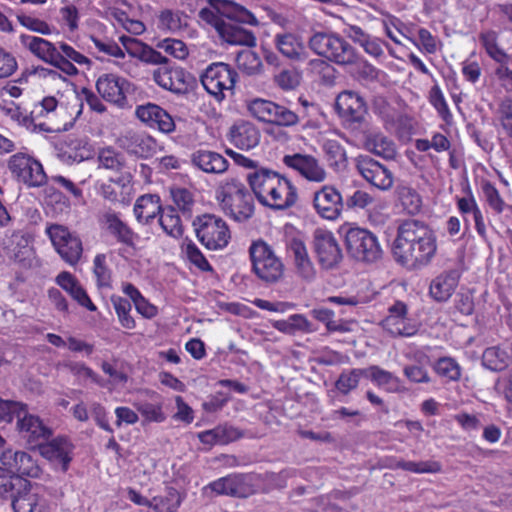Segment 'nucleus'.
<instances>
[{
    "instance_id": "nucleus-1",
    "label": "nucleus",
    "mask_w": 512,
    "mask_h": 512,
    "mask_svg": "<svg viewBox=\"0 0 512 512\" xmlns=\"http://www.w3.org/2000/svg\"><path fill=\"white\" fill-rule=\"evenodd\" d=\"M436 252V236L425 223L406 220L399 226L393 245L397 263L408 270H419L431 263Z\"/></svg>"
},
{
    "instance_id": "nucleus-2",
    "label": "nucleus",
    "mask_w": 512,
    "mask_h": 512,
    "mask_svg": "<svg viewBox=\"0 0 512 512\" xmlns=\"http://www.w3.org/2000/svg\"><path fill=\"white\" fill-rule=\"evenodd\" d=\"M250 188L260 204L273 210H286L298 200L295 185L278 172L259 168L247 174Z\"/></svg>"
},
{
    "instance_id": "nucleus-3",
    "label": "nucleus",
    "mask_w": 512,
    "mask_h": 512,
    "mask_svg": "<svg viewBox=\"0 0 512 512\" xmlns=\"http://www.w3.org/2000/svg\"><path fill=\"white\" fill-rule=\"evenodd\" d=\"M217 200L223 212L235 221H246L254 214V198L237 179H227L221 184L217 190Z\"/></svg>"
},
{
    "instance_id": "nucleus-4",
    "label": "nucleus",
    "mask_w": 512,
    "mask_h": 512,
    "mask_svg": "<svg viewBox=\"0 0 512 512\" xmlns=\"http://www.w3.org/2000/svg\"><path fill=\"white\" fill-rule=\"evenodd\" d=\"M252 271L262 282L275 284L284 275V264L272 247L263 240L252 242L249 247Z\"/></svg>"
},
{
    "instance_id": "nucleus-5",
    "label": "nucleus",
    "mask_w": 512,
    "mask_h": 512,
    "mask_svg": "<svg viewBox=\"0 0 512 512\" xmlns=\"http://www.w3.org/2000/svg\"><path fill=\"white\" fill-rule=\"evenodd\" d=\"M309 47L317 55L340 65L356 61L354 48L342 37L334 33L317 32L309 40Z\"/></svg>"
},
{
    "instance_id": "nucleus-6",
    "label": "nucleus",
    "mask_w": 512,
    "mask_h": 512,
    "mask_svg": "<svg viewBox=\"0 0 512 512\" xmlns=\"http://www.w3.org/2000/svg\"><path fill=\"white\" fill-rule=\"evenodd\" d=\"M345 245L349 255L357 261L373 263L381 259L383 250L377 236L360 227L346 229Z\"/></svg>"
},
{
    "instance_id": "nucleus-7",
    "label": "nucleus",
    "mask_w": 512,
    "mask_h": 512,
    "mask_svg": "<svg viewBox=\"0 0 512 512\" xmlns=\"http://www.w3.org/2000/svg\"><path fill=\"white\" fill-rule=\"evenodd\" d=\"M192 225L198 240L209 250H221L231 239L230 229L220 216L208 213L199 215Z\"/></svg>"
},
{
    "instance_id": "nucleus-8",
    "label": "nucleus",
    "mask_w": 512,
    "mask_h": 512,
    "mask_svg": "<svg viewBox=\"0 0 512 512\" xmlns=\"http://www.w3.org/2000/svg\"><path fill=\"white\" fill-rule=\"evenodd\" d=\"M210 7L200 9L198 16L207 24L218 28L227 18H236L240 22L258 25L256 17L245 7L229 0H209Z\"/></svg>"
},
{
    "instance_id": "nucleus-9",
    "label": "nucleus",
    "mask_w": 512,
    "mask_h": 512,
    "mask_svg": "<svg viewBox=\"0 0 512 512\" xmlns=\"http://www.w3.org/2000/svg\"><path fill=\"white\" fill-rule=\"evenodd\" d=\"M238 74L224 62L209 64L200 74V82L204 89L218 102L225 99L226 91L235 87Z\"/></svg>"
},
{
    "instance_id": "nucleus-10",
    "label": "nucleus",
    "mask_w": 512,
    "mask_h": 512,
    "mask_svg": "<svg viewBox=\"0 0 512 512\" xmlns=\"http://www.w3.org/2000/svg\"><path fill=\"white\" fill-rule=\"evenodd\" d=\"M12 176L27 187H40L47 181L44 168L39 160L27 153H16L8 161Z\"/></svg>"
},
{
    "instance_id": "nucleus-11",
    "label": "nucleus",
    "mask_w": 512,
    "mask_h": 512,
    "mask_svg": "<svg viewBox=\"0 0 512 512\" xmlns=\"http://www.w3.org/2000/svg\"><path fill=\"white\" fill-rule=\"evenodd\" d=\"M46 233L62 260L71 266L76 265L80 261L83 245L81 239L76 234L59 224L48 226Z\"/></svg>"
},
{
    "instance_id": "nucleus-12",
    "label": "nucleus",
    "mask_w": 512,
    "mask_h": 512,
    "mask_svg": "<svg viewBox=\"0 0 512 512\" xmlns=\"http://www.w3.org/2000/svg\"><path fill=\"white\" fill-rule=\"evenodd\" d=\"M335 107L346 128L355 130L364 123L367 106L358 93L348 90L341 92L336 98Z\"/></svg>"
},
{
    "instance_id": "nucleus-13",
    "label": "nucleus",
    "mask_w": 512,
    "mask_h": 512,
    "mask_svg": "<svg viewBox=\"0 0 512 512\" xmlns=\"http://www.w3.org/2000/svg\"><path fill=\"white\" fill-rule=\"evenodd\" d=\"M355 167L362 178L380 191H388L393 187V172L384 164L368 155H359L355 159Z\"/></svg>"
},
{
    "instance_id": "nucleus-14",
    "label": "nucleus",
    "mask_w": 512,
    "mask_h": 512,
    "mask_svg": "<svg viewBox=\"0 0 512 512\" xmlns=\"http://www.w3.org/2000/svg\"><path fill=\"white\" fill-rule=\"evenodd\" d=\"M50 495L53 499H60L63 491L59 488L43 487L40 491H32L28 487L19 493L11 501L15 512H51L52 506L45 498Z\"/></svg>"
},
{
    "instance_id": "nucleus-15",
    "label": "nucleus",
    "mask_w": 512,
    "mask_h": 512,
    "mask_svg": "<svg viewBox=\"0 0 512 512\" xmlns=\"http://www.w3.org/2000/svg\"><path fill=\"white\" fill-rule=\"evenodd\" d=\"M19 42L23 48L43 62L50 64L59 70H72V68L60 57L57 50L58 42L52 43L44 38L29 34H21L19 36Z\"/></svg>"
},
{
    "instance_id": "nucleus-16",
    "label": "nucleus",
    "mask_w": 512,
    "mask_h": 512,
    "mask_svg": "<svg viewBox=\"0 0 512 512\" xmlns=\"http://www.w3.org/2000/svg\"><path fill=\"white\" fill-rule=\"evenodd\" d=\"M16 430L22 440L30 447H38L52 435V430L43 423L39 416L31 414L28 406L16 421Z\"/></svg>"
},
{
    "instance_id": "nucleus-17",
    "label": "nucleus",
    "mask_w": 512,
    "mask_h": 512,
    "mask_svg": "<svg viewBox=\"0 0 512 512\" xmlns=\"http://www.w3.org/2000/svg\"><path fill=\"white\" fill-rule=\"evenodd\" d=\"M314 250L319 264L324 269L336 267L342 260L340 245L332 232L317 229L314 232Z\"/></svg>"
},
{
    "instance_id": "nucleus-18",
    "label": "nucleus",
    "mask_w": 512,
    "mask_h": 512,
    "mask_svg": "<svg viewBox=\"0 0 512 512\" xmlns=\"http://www.w3.org/2000/svg\"><path fill=\"white\" fill-rule=\"evenodd\" d=\"M282 161L309 182L322 183L327 179L328 173L325 167L313 155L295 153L285 155Z\"/></svg>"
},
{
    "instance_id": "nucleus-19",
    "label": "nucleus",
    "mask_w": 512,
    "mask_h": 512,
    "mask_svg": "<svg viewBox=\"0 0 512 512\" xmlns=\"http://www.w3.org/2000/svg\"><path fill=\"white\" fill-rule=\"evenodd\" d=\"M130 86L127 79L113 73L102 74L96 81L99 95L105 101L121 108L127 104L126 94L129 92Z\"/></svg>"
},
{
    "instance_id": "nucleus-20",
    "label": "nucleus",
    "mask_w": 512,
    "mask_h": 512,
    "mask_svg": "<svg viewBox=\"0 0 512 512\" xmlns=\"http://www.w3.org/2000/svg\"><path fill=\"white\" fill-rule=\"evenodd\" d=\"M0 461L7 470L20 477L37 478L41 474L37 460L26 451L6 449L2 452Z\"/></svg>"
},
{
    "instance_id": "nucleus-21",
    "label": "nucleus",
    "mask_w": 512,
    "mask_h": 512,
    "mask_svg": "<svg viewBox=\"0 0 512 512\" xmlns=\"http://www.w3.org/2000/svg\"><path fill=\"white\" fill-rule=\"evenodd\" d=\"M118 146L137 158L152 157L158 149L157 141L144 132L126 131L117 139Z\"/></svg>"
},
{
    "instance_id": "nucleus-22",
    "label": "nucleus",
    "mask_w": 512,
    "mask_h": 512,
    "mask_svg": "<svg viewBox=\"0 0 512 512\" xmlns=\"http://www.w3.org/2000/svg\"><path fill=\"white\" fill-rule=\"evenodd\" d=\"M313 204L319 216L327 220L338 219L344 208L341 193L331 185H324L315 192Z\"/></svg>"
},
{
    "instance_id": "nucleus-23",
    "label": "nucleus",
    "mask_w": 512,
    "mask_h": 512,
    "mask_svg": "<svg viewBox=\"0 0 512 512\" xmlns=\"http://www.w3.org/2000/svg\"><path fill=\"white\" fill-rule=\"evenodd\" d=\"M99 224L117 242L131 248L135 247L139 236L120 218L119 213L112 209L104 211L99 217Z\"/></svg>"
},
{
    "instance_id": "nucleus-24",
    "label": "nucleus",
    "mask_w": 512,
    "mask_h": 512,
    "mask_svg": "<svg viewBox=\"0 0 512 512\" xmlns=\"http://www.w3.org/2000/svg\"><path fill=\"white\" fill-rule=\"evenodd\" d=\"M387 317L382 321L383 328L392 336L410 337L417 333V327L407 318V306L401 301L388 309Z\"/></svg>"
},
{
    "instance_id": "nucleus-25",
    "label": "nucleus",
    "mask_w": 512,
    "mask_h": 512,
    "mask_svg": "<svg viewBox=\"0 0 512 512\" xmlns=\"http://www.w3.org/2000/svg\"><path fill=\"white\" fill-rule=\"evenodd\" d=\"M138 119L152 128H157L163 133H171L175 130V122L171 115L159 105L147 103L136 109Z\"/></svg>"
},
{
    "instance_id": "nucleus-26",
    "label": "nucleus",
    "mask_w": 512,
    "mask_h": 512,
    "mask_svg": "<svg viewBox=\"0 0 512 512\" xmlns=\"http://www.w3.org/2000/svg\"><path fill=\"white\" fill-rule=\"evenodd\" d=\"M193 167L207 174H223L229 167L228 160L220 153L208 149H196L190 154Z\"/></svg>"
},
{
    "instance_id": "nucleus-27",
    "label": "nucleus",
    "mask_w": 512,
    "mask_h": 512,
    "mask_svg": "<svg viewBox=\"0 0 512 512\" xmlns=\"http://www.w3.org/2000/svg\"><path fill=\"white\" fill-rule=\"evenodd\" d=\"M245 24L236 18H227L218 28L219 37L230 45H241L254 47L256 45V37L254 33L241 26Z\"/></svg>"
},
{
    "instance_id": "nucleus-28",
    "label": "nucleus",
    "mask_w": 512,
    "mask_h": 512,
    "mask_svg": "<svg viewBox=\"0 0 512 512\" xmlns=\"http://www.w3.org/2000/svg\"><path fill=\"white\" fill-rule=\"evenodd\" d=\"M40 454L54 464L61 465L62 471H66L72 460L73 445L64 437H57L51 441L43 442L38 446Z\"/></svg>"
},
{
    "instance_id": "nucleus-29",
    "label": "nucleus",
    "mask_w": 512,
    "mask_h": 512,
    "mask_svg": "<svg viewBox=\"0 0 512 512\" xmlns=\"http://www.w3.org/2000/svg\"><path fill=\"white\" fill-rule=\"evenodd\" d=\"M154 81L163 89L173 93H183L187 90V73L178 66H161L153 72Z\"/></svg>"
},
{
    "instance_id": "nucleus-30",
    "label": "nucleus",
    "mask_w": 512,
    "mask_h": 512,
    "mask_svg": "<svg viewBox=\"0 0 512 512\" xmlns=\"http://www.w3.org/2000/svg\"><path fill=\"white\" fill-rule=\"evenodd\" d=\"M260 131L251 122L239 120L235 122L228 133L229 141L238 149L250 150L260 142Z\"/></svg>"
},
{
    "instance_id": "nucleus-31",
    "label": "nucleus",
    "mask_w": 512,
    "mask_h": 512,
    "mask_svg": "<svg viewBox=\"0 0 512 512\" xmlns=\"http://www.w3.org/2000/svg\"><path fill=\"white\" fill-rule=\"evenodd\" d=\"M286 249L287 254L294 261L297 274L307 281L312 280L316 271L303 241L292 238L287 242Z\"/></svg>"
},
{
    "instance_id": "nucleus-32",
    "label": "nucleus",
    "mask_w": 512,
    "mask_h": 512,
    "mask_svg": "<svg viewBox=\"0 0 512 512\" xmlns=\"http://www.w3.org/2000/svg\"><path fill=\"white\" fill-rule=\"evenodd\" d=\"M461 271L458 269H450L444 271L435 277L430 284L429 293L437 302H446L455 292Z\"/></svg>"
},
{
    "instance_id": "nucleus-33",
    "label": "nucleus",
    "mask_w": 512,
    "mask_h": 512,
    "mask_svg": "<svg viewBox=\"0 0 512 512\" xmlns=\"http://www.w3.org/2000/svg\"><path fill=\"white\" fill-rule=\"evenodd\" d=\"M363 146L368 152L384 159H394L397 154L393 140L379 130L369 129L365 131Z\"/></svg>"
},
{
    "instance_id": "nucleus-34",
    "label": "nucleus",
    "mask_w": 512,
    "mask_h": 512,
    "mask_svg": "<svg viewBox=\"0 0 512 512\" xmlns=\"http://www.w3.org/2000/svg\"><path fill=\"white\" fill-rule=\"evenodd\" d=\"M277 50L293 61H305L308 54L301 39L292 33L277 34L274 38Z\"/></svg>"
},
{
    "instance_id": "nucleus-35",
    "label": "nucleus",
    "mask_w": 512,
    "mask_h": 512,
    "mask_svg": "<svg viewBox=\"0 0 512 512\" xmlns=\"http://www.w3.org/2000/svg\"><path fill=\"white\" fill-rule=\"evenodd\" d=\"M512 363V347L508 344L488 347L482 355V364L491 371H503Z\"/></svg>"
},
{
    "instance_id": "nucleus-36",
    "label": "nucleus",
    "mask_w": 512,
    "mask_h": 512,
    "mask_svg": "<svg viewBox=\"0 0 512 512\" xmlns=\"http://www.w3.org/2000/svg\"><path fill=\"white\" fill-rule=\"evenodd\" d=\"M368 377L377 387L388 393H401L406 389L402 385L401 380L392 372L387 371L380 366L371 365L365 368Z\"/></svg>"
},
{
    "instance_id": "nucleus-37",
    "label": "nucleus",
    "mask_w": 512,
    "mask_h": 512,
    "mask_svg": "<svg viewBox=\"0 0 512 512\" xmlns=\"http://www.w3.org/2000/svg\"><path fill=\"white\" fill-rule=\"evenodd\" d=\"M162 209L159 197L148 194L136 200L133 211L139 223L148 224L160 215Z\"/></svg>"
},
{
    "instance_id": "nucleus-38",
    "label": "nucleus",
    "mask_w": 512,
    "mask_h": 512,
    "mask_svg": "<svg viewBox=\"0 0 512 512\" xmlns=\"http://www.w3.org/2000/svg\"><path fill=\"white\" fill-rule=\"evenodd\" d=\"M29 486V481L23 477L14 475L6 467H0V497L12 501L19 491L25 490Z\"/></svg>"
},
{
    "instance_id": "nucleus-39",
    "label": "nucleus",
    "mask_w": 512,
    "mask_h": 512,
    "mask_svg": "<svg viewBox=\"0 0 512 512\" xmlns=\"http://www.w3.org/2000/svg\"><path fill=\"white\" fill-rule=\"evenodd\" d=\"M57 50L62 60L72 68L71 71L61 70L68 76H75L78 74V69L76 68L75 64L80 66H89L91 64L89 58H87L84 54L80 53L66 42H58Z\"/></svg>"
},
{
    "instance_id": "nucleus-40",
    "label": "nucleus",
    "mask_w": 512,
    "mask_h": 512,
    "mask_svg": "<svg viewBox=\"0 0 512 512\" xmlns=\"http://www.w3.org/2000/svg\"><path fill=\"white\" fill-rule=\"evenodd\" d=\"M187 26V16L180 10L164 9L158 15V28L177 33Z\"/></svg>"
},
{
    "instance_id": "nucleus-41",
    "label": "nucleus",
    "mask_w": 512,
    "mask_h": 512,
    "mask_svg": "<svg viewBox=\"0 0 512 512\" xmlns=\"http://www.w3.org/2000/svg\"><path fill=\"white\" fill-rule=\"evenodd\" d=\"M158 221L161 228L168 236L173 238H179L182 236V222L174 207L168 206L163 208L159 215Z\"/></svg>"
},
{
    "instance_id": "nucleus-42",
    "label": "nucleus",
    "mask_w": 512,
    "mask_h": 512,
    "mask_svg": "<svg viewBox=\"0 0 512 512\" xmlns=\"http://www.w3.org/2000/svg\"><path fill=\"white\" fill-rule=\"evenodd\" d=\"M322 149L330 167L340 170L346 166V150L337 140H326L322 145Z\"/></svg>"
},
{
    "instance_id": "nucleus-43",
    "label": "nucleus",
    "mask_w": 512,
    "mask_h": 512,
    "mask_svg": "<svg viewBox=\"0 0 512 512\" xmlns=\"http://www.w3.org/2000/svg\"><path fill=\"white\" fill-rule=\"evenodd\" d=\"M98 167L115 172H122L125 169V159L123 155L111 147L103 148L99 151Z\"/></svg>"
},
{
    "instance_id": "nucleus-44",
    "label": "nucleus",
    "mask_w": 512,
    "mask_h": 512,
    "mask_svg": "<svg viewBox=\"0 0 512 512\" xmlns=\"http://www.w3.org/2000/svg\"><path fill=\"white\" fill-rule=\"evenodd\" d=\"M366 374L367 371L361 368L345 370L340 374L339 378L335 382V387L340 393L347 395L357 388L361 377L366 376Z\"/></svg>"
},
{
    "instance_id": "nucleus-45",
    "label": "nucleus",
    "mask_w": 512,
    "mask_h": 512,
    "mask_svg": "<svg viewBox=\"0 0 512 512\" xmlns=\"http://www.w3.org/2000/svg\"><path fill=\"white\" fill-rule=\"evenodd\" d=\"M397 195L404 210L414 215L422 207V199L417 191L409 186L401 185L397 188Z\"/></svg>"
},
{
    "instance_id": "nucleus-46",
    "label": "nucleus",
    "mask_w": 512,
    "mask_h": 512,
    "mask_svg": "<svg viewBox=\"0 0 512 512\" xmlns=\"http://www.w3.org/2000/svg\"><path fill=\"white\" fill-rule=\"evenodd\" d=\"M257 477L251 474H233L232 488L233 496L246 498L256 492L255 482Z\"/></svg>"
},
{
    "instance_id": "nucleus-47",
    "label": "nucleus",
    "mask_w": 512,
    "mask_h": 512,
    "mask_svg": "<svg viewBox=\"0 0 512 512\" xmlns=\"http://www.w3.org/2000/svg\"><path fill=\"white\" fill-rule=\"evenodd\" d=\"M429 103L437 111L440 118L447 124H450L453 116L448 107L444 94L438 84L431 87L428 94Z\"/></svg>"
},
{
    "instance_id": "nucleus-48",
    "label": "nucleus",
    "mask_w": 512,
    "mask_h": 512,
    "mask_svg": "<svg viewBox=\"0 0 512 512\" xmlns=\"http://www.w3.org/2000/svg\"><path fill=\"white\" fill-rule=\"evenodd\" d=\"M479 40L487 54L496 62L507 59V53L498 45V33L493 30H486L480 33Z\"/></svg>"
},
{
    "instance_id": "nucleus-49",
    "label": "nucleus",
    "mask_w": 512,
    "mask_h": 512,
    "mask_svg": "<svg viewBox=\"0 0 512 512\" xmlns=\"http://www.w3.org/2000/svg\"><path fill=\"white\" fill-rule=\"evenodd\" d=\"M181 503L180 496L175 489H169L167 495L153 497L149 502L155 512H175Z\"/></svg>"
},
{
    "instance_id": "nucleus-50",
    "label": "nucleus",
    "mask_w": 512,
    "mask_h": 512,
    "mask_svg": "<svg viewBox=\"0 0 512 512\" xmlns=\"http://www.w3.org/2000/svg\"><path fill=\"white\" fill-rule=\"evenodd\" d=\"M13 238L17 240V245L11 249L10 258L24 267L30 266L33 253L28 238L19 233L13 234Z\"/></svg>"
},
{
    "instance_id": "nucleus-51",
    "label": "nucleus",
    "mask_w": 512,
    "mask_h": 512,
    "mask_svg": "<svg viewBox=\"0 0 512 512\" xmlns=\"http://www.w3.org/2000/svg\"><path fill=\"white\" fill-rule=\"evenodd\" d=\"M182 251L185 253L187 259L201 271H213L212 266L209 264L201 250L192 240L186 239L183 242Z\"/></svg>"
},
{
    "instance_id": "nucleus-52",
    "label": "nucleus",
    "mask_w": 512,
    "mask_h": 512,
    "mask_svg": "<svg viewBox=\"0 0 512 512\" xmlns=\"http://www.w3.org/2000/svg\"><path fill=\"white\" fill-rule=\"evenodd\" d=\"M113 307L118 316L120 324L126 329H134L136 322L130 315L131 303L126 298L120 296H113L111 298Z\"/></svg>"
},
{
    "instance_id": "nucleus-53",
    "label": "nucleus",
    "mask_w": 512,
    "mask_h": 512,
    "mask_svg": "<svg viewBox=\"0 0 512 512\" xmlns=\"http://www.w3.org/2000/svg\"><path fill=\"white\" fill-rule=\"evenodd\" d=\"M276 105L277 103L273 101L256 98L248 103V111L259 121L269 123Z\"/></svg>"
},
{
    "instance_id": "nucleus-54",
    "label": "nucleus",
    "mask_w": 512,
    "mask_h": 512,
    "mask_svg": "<svg viewBox=\"0 0 512 512\" xmlns=\"http://www.w3.org/2000/svg\"><path fill=\"white\" fill-rule=\"evenodd\" d=\"M236 64L240 71L247 75H253L259 71L261 60L255 52L243 50L237 54Z\"/></svg>"
},
{
    "instance_id": "nucleus-55",
    "label": "nucleus",
    "mask_w": 512,
    "mask_h": 512,
    "mask_svg": "<svg viewBox=\"0 0 512 512\" xmlns=\"http://www.w3.org/2000/svg\"><path fill=\"white\" fill-rule=\"evenodd\" d=\"M26 407L25 403L0 398V422L10 423L13 419L17 421Z\"/></svg>"
},
{
    "instance_id": "nucleus-56",
    "label": "nucleus",
    "mask_w": 512,
    "mask_h": 512,
    "mask_svg": "<svg viewBox=\"0 0 512 512\" xmlns=\"http://www.w3.org/2000/svg\"><path fill=\"white\" fill-rule=\"evenodd\" d=\"M93 273L96 278L97 286L110 287L111 271L106 264V255L97 254L93 259Z\"/></svg>"
},
{
    "instance_id": "nucleus-57",
    "label": "nucleus",
    "mask_w": 512,
    "mask_h": 512,
    "mask_svg": "<svg viewBox=\"0 0 512 512\" xmlns=\"http://www.w3.org/2000/svg\"><path fill=\"white\" fill-rule=\"evenodd\" d=\"M274 81L282 90H293L299 86L301 74L295 68L283 69L274 75Z\"/></svg>"
},
{
    "instance_id": "nucleus-58",
    "label": "nucleus",
    "mask_w": 512,
    "mask_h": 512,
    "mask_svg": "<svg viewBox=\"0 0 512 512\" xmlns=\"http://www.w3.org/2000/svg\"><path fill=\"white\" fill-rule=\"evenodd\" d=\"M435 371L438 375L450 381H457L461 376L459 364L449 357L440 358L435 364Z\"/></svg>"
},
{
    "instance_id": "nucleus-59",
    "label": "nucleus",
    "mask_w": 512,
    "mask_h": 512,
    "mask_svg": "<svg viewBox=\"0 0 512 512\" xmlns=\"http://www.w3.org/2000/svg\"><path fill=\"white\" fill-rule=\"evenodd\" d=\"M344 207L348 210H363L374 202V198L366 191L357 189L343 198Z\"/></svg>"
},
{
    "instance_id": "nucleus-60",
    "label": "nucleus",
    "mask_w": 512,
    "mask_h": 512,
    "mask_svg": "<svg viewBox=\"0 0 512 512\" xmlns=\"http://www.w3.org/2000/svg\"><path fill=\"white\" fill-rule=\"evenodd\" d=\"M298 121L299 117L295 112L285 106L277 104L273 113L271 114V120L269 123L278 126L289 127L296 125Z\"/></svg>"
},
{
    "instance_id": "nucleus-61",
    "label": "nucleus",
    "mask_w": 512,
    "mask_h": 512,
    "mask_svg": "<svg viewBox=\"0 0 512 512\" xmlns=\"http://www.w3.org/2000/svg\"><path fill=\"white\" fill-rule=\"evenodd\" d=\"M173 203L184 214H190L194 205L192 192L186 188L176 187L171 189Z\"/></svg>"
},
{
    "instance_id": "nucleus-62",
    "label": "nucleus",
    "mask_w": 512,
    "mask_h": 512,
    "mask_svg": "<svg viewBox=\"0 0 512 512\" xmlns=\"http://www.w3.org/2000/svg\"><path fill=\"white\" fill-rule=\"evenodd\" d=\"M157 47L180 60L185 59L189 54L186 44L178 39H164L157 44Z\"/></svg>"
},
{
    "instance_id": "nucleus-63",
    "label": "nucleus",
    "mask_w": 512,
    "mask_h": 512,
    "mask_svg": "<svg viewBox=\"0 0 512 512\" xmlns=\"http://www.w3.org/2000/svg\"><path fill=\"white\" fill-rule=\"evenodd\" d=\"M409 40L426 54H434L437 51V39L426 28L418 29V41L411 38Z\"/></svg>"
},
{
    "instance_id": "nucleus-64",
    "label": "nucleus",
    "mask_w": 512,
    "mask_h": 512,
    "mask_svg": "<svg viewBox=\"0 0 512 512\" xmlns=\"http://www.w3.org/2000/svg\"><path fill=\"white\" fill-rule=\"evenodd\" d=\"M498 64L495 69L497 78L501 81L502 85L512 91V56L507 55V59L496 61Z\"/></svg>"
}]
</instances>
